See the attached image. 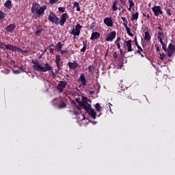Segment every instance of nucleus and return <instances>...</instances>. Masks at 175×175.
<instances>
[{
    "mask_svg": "<svg viewBox=\"0 0 175 175\" xmlns=\"http://www.w3.org/2000/svg\"><path fill=\"white\" fill-rule=\"evenodd\" d=\"M46 9H47V5L40 7L39 3H35L31 7V13L37 17H43Z\"/></svg>",
    "mask_w": 175,
    "mask_h": 175,
    "instance_id": "obj_1",
    "label": "nucleus"
},
{
    "mask_svg": "<svg viewBox=\"0 0 175 175\" xmlns=\"http://www.w3.org/2000/svg\"><path fill=\"white\" fill-rule=\"evenodd\" d=\"M31 62L33 64V69H34V70H37V72H45L49 70H51V66H50L49 63H46L44 64L45 67H43L38 61L32 60Z\"/></svg>",
    "mask_w": 175,
    "mask_h": 175,
    "instance_id": "obj_2",
    "label": "nucleus"
},
{
    "mask_svg": "<svg viewBox=\"0 0 175 175\" xmlns=\"http://www.w3.org/2000/svg\"><path fill=\"white\" fill-rule=\"evenodd\" d=\"M77 102H78L79 106H80V107H81L82 109H84V110L85 109H88V107H91V104H89V103H91L92 101L91 100L88 99V98L87 97H83L82 102L79 101V100L77 99Z\"/></svg>",
    "mask_w": 175,
    "mask_h": 175,
    "instance_id": "obj_3",
    "label": "nucleus"
},
{
    "mask_svg": "<svg viewBox=\"0 0 175 175\" xmlns=\"http://www.w3.org/2000/svg\"><path fill=\"white\" fill-rule=\"evenodd\" d=\"M48 20L51 23L55 24V25H58V24H59V18H57L55 14H54L53 12H50V14L48 16Z\"/></svg>",
    "mask_w": 175,
    "mask_h": 175,
    "instance_id": "obj_4",
    "label": "nucleus"
},
{
    "mask_svg": "<svg viewBox=\"0 0 175 175\" xmlns=\"http://www.w3.org/2000/svg\"><path fill=\"white\" fill-rule=\"evenodd\" d=\"M5 47L7 50H10V51H19V53H24V51L14 45L12 44H5Z\"/></svg>",
    "mask_w": 175,
    "mask_h": 175,
    "instance_id": "obj_5",
    "label": "nucleus"
},
{
    "mask_svg": "<svg viewBox=\"0 0 175 175\" xmlns=\"http://www.w3.org/2000/svg\"><path fill=\"white\" fill-rule=\"evenodd\" d=\"M81 28H83V26H81L80 24H77L75 26V29L71 30V35H74L75 36H79V35H80V29H81Z\"/></svg>",
    "mask_w": 175,
    "mask_h": 175,
    "instance_id": "obj_6",
    "label": "nucleus"
},
{
    "mask_svg": "<svg viewBox=\"0 0 175 175\" xmlns=\"http://www.w3.org/2000/svg\"><path fill=\"white\" fill-rule=\"evenodd\" d=\"M66 84L68 83L64 81H59V83L57 84V90L59 91V92H64V90L66 88Z\"/></svg>",
    "mask_w": 175,
    "mask_h": 175,
    "instance_id": "obj_7",
    "label": "nucleus"
},
{
    "mask_svg": "<svg viewBox=\"0 0 175 175\" xmlns=\"http://www.w3.org/2000/svg\"><path fill=\"white\" fill-rule=\"evenodd\" d=\"M152 10L156 17H158L159 14H163L162 10H161V7L159 5H154V7H152Z\"/></svg>",
    "mask_w": 175,
    "mask_h": 175,
    "instance_id": "obj_8",
    "label": "nucleus"
},
{
    "mask_svg": "<svg viewBox=\"0 0 175 175\" xmlns=\"http://www.w3.org/2000/svg\"><path fill=\"white\" fill-rule=\"evenodd\" d=\"M85 110L87 113H89V116H90V117H92L93 120H95V118H96V112L91 107L85 109Z\"/></svg>",
    "mask_w": 175,
    "mask_h": 175,
    "instance_id": "obj_9",
    "label": "nucleus"
},
{
    "mask_svg": "<svg viewBox=\"0 0 175 175\" xmlns=\"http://www.w3.org/2000/svg\"><path fill=\"white\" fill-rule=\"evenodd\" d=\"M116 39V31H112L106 36V42H113Z\"/></svg>",
    "mask_w": 175,
    "mask_h": 175,
    "instance_id": "obj_10",
    "label": "nucleus"
},
{
    "mask_svg": "<svg viewBox=\"0 0 175 175\" xmlns=\"http://www.w3.org/2000/svg\"><path fill=\"white\" fill-rule=\"evenodd\" d=\"M68 18H69V15H68L67 13L63 14L60 18L59 24L60 25H64V24H65V23H66V20H68Z\"/></svg>",
    "mask_w": 175,
    "mask_h": 175,
    "instance_id": "obj_11",
    "label": "nucleus"
},
{
    "mask_svg": "<svg viewBox=\"0 0 175 175\" xmlns=\"http://www.w3.org/2000/svg\"><path fill=\"white\" fill-rule=\"evenodd\" d=\"M14 29H16V24H10L5 27V31L10 32V33H13Z\"/></svg>",
    "mask_w": 175,
    "mask_h": 175,
    "instance_id": "obj_12",
    "label": "nucleus"
},
{
    "mask_svg": "<svg viewBox=\"0 0 175 175\" xmlns=\"http://www.w3.org/2000/svg\"><path fill=\"white\" fill-rule=\"evenodd\" d=\"M104 24H105L107 27H113V20L111 18H105L104 19Z\"/></svg>",
    "mask_w": 175,
    "mask_h": 175,
    "instance_id": "obj_13",
    "label": "nucleus"
},
{
    "mask_svg": "<svg viewBox=\"0 0 175 175\" xmlns=\"http://www.w3.org/2000/svg\"><path fill=\"white\" fill-rule=\"evenodd\" d=\"M68 68L70 69H76V68H79V63L75 61L74 62H68Z\"/></svg>",
    "mask_w": 175,
    "mask_h": 175,
    "instance_id": "obj_14",
    "label": "nucleus"
},
{
    "mask_svg": "<svg viewBox=\"0 0 175 175\" xmlns=\"http://www.w3.org/2000/svg\"><path fill=\"white\" fill-rule=\"evenodd\" d=\"M79 81H81L82 85H87V79H85V76H84V74L81 75L79 78Z\"/></svg>",
    "mask_w": 175,
    "mask_h": 175,
    "instance_id": "obj_15",
    "label": "nucleus"
},
{
    "mask_svg": "<svg viewBox=\"0 0 175 175\" xmlns=\"http://www.w3.org/2000/svg\"><path fill=\"white\" fill-rule=\"evenodd\" d=\"M125 44H126V47L128 48L127 49L128 53L132 52L133 51V49H132V41L131 40H129L128 41H126L125 42Z\"/></svg>",
    "mask_w": 175,
    "mask_h": 175,
    "instance_id": "obj_16",
    "label": "nucleus"
},
{
    "mask_svg": "<svg viewBox=\"0 0 175 175\" xmlns=\"http://www.w3.org/2000/svg\"><path fill=\"white\" fill-rule=\"evenodd\" d=\"M61 62V56H59V55H57L55 56V62L57 65V70L56 72H59V68H60V65H59V62Z\"/></svg>",
    "mask_w": 175,
    "mask_h": 175,
    "instance_id": "obj_17",
    "label": "nucleus"
},
{
    "mask_svg": "<svg viewBox=\"0 0 175 175\" xmlns=\"http://www.w3.org/2000/svg\"><path fill=\"white\" fill-rule=\"evenodd\" d=\"M99 38H100V33H99L98 32H93L92 33L90 40H96L97 39H99Z\"/></svg>",
    "mask_w": 175,
    "mask_h": 175,
    "instance_id": "obj_18",
    "label": "nucleus"
},
{
    "mask_svg": "<svg viewBox=\"0 0 175 175\" xmlns=\"http://www.w3.org/2000/svg\"><path fill=\"white\" fill-rule=\"evenodd\" d=\"M5 8H7V9H12L13 8V5H12V1L8 0L5 3H4Z\"/></svg>",
    "mask_w": 175,
    "mask_h": 175,
    "instance_id": "obj_19",
    "label": "nucleus"
},
{
    "mask_svg": "<svg viewBox=\"0 0 175 175\" xmlns=\"http://www.w3.org/2000/svg\"><path fill=\"white\" fill-rule=\"evenodd\" d=\"M144 39V40H146V42H150L151 40V36H150V33H148V31L145 32Z\"/></svg>",
    "mask_w": 175,
    "mask_h": 175,
    "instance_id": "obj_20",
    "label": "nucleus"
},
{
    "mask_svg": "<svg viewBox=\"0 0 175 175\" xmlns=\"http://www.w3.org/2000/svg\"><path fill=\"white\" fill-rule=\"evenodd\" d=\"M139 18V12H136L135 14H133L132 15V17L131 18V21H135V20H137Z\"/></svg>",
    "mask_w": 175,
    "mask_h": 175,
    "instance_id": "obj_21",
    "label": "nucleus"
},
{
    "mask_svg": "<svg viewBox=\"0 0 175 175\" xmlns=\"http://www.w3.org/2000/svg\"><path fill=\"white\" fill-rule=\"evenodd\" d=\"M64 45H62V43L61 42H59L56 45H55V49H57V51H61L62 47Z\"/></svg>",
    "mask_w": 175,
    "mask_h": 175,
    "instance_id": "obj_22",
    "label": "nucleus"
},
{
    "mask_svg": "<svg viewBox=\"0 0 175 175\" xmlns=\"http://www.w3.org/2000/svg\"><path fill=\"white\" fill-rule=\"evenodd\" d=\"M168 50L170 51H174V52L175 51V46L173 44L170 43L168 46Z\"/></svg>",
    "mask_w": 175,
    "mask_h": 175,
    "instance_id": "obj_23",
    "label": "nucleus"
},
{
    "mask_svg": "<svg viewBox=\"0 0 175 175\" xmlns=\"http://www.w3.org/2000/svg\"><path fill=\"white\" fill-rule=\"evenodd\" d=\"M88 69L90 73H94V72H95V66L92 65L89 66Z\"/></svg>",
    "mask_w": 175,
    "mask_h": 175,
    "instance_id": "obj_24",
    "label": "nucleus"
},
{
    "mask_svg": "<svg viewBox=\"0 0 175 175\" xmlns=\"http://www.w3.org/2000/svg\"><path fill=\"white\" fill-rule=\"evenodd\" d=\"M83 47L81 49V53H85V50L87 49V42H83Z\"/></svg>",
    "mask_w": 175,
    "mask_h": 175,
    "instance_id": "obj_25",
    "label": "nucleus"
},
{
    "mask_svg": "<svg viewBox=\"0 0 175 175\" xmlns=\"http://www.w3.org/2000/svg\"><path fill=\"white\" fill-rule=\"evenodd\" d=\"M42 31H43V29L42 27L40 28H37V30L36 31V36H40V33H42Z\"/></svg>",
    "mask_w": 175,
    "mask_h": 175,
    "instance_id": "obj_26",
    "label": "nucleus"
},
{
    "mask_svg": "<svg viewBox=\"0 0 175 175\" xmlns=\"http://www.w3.org/2000/svg\"><path fill=\"white\" fill-rule=\"evenodd\" d=\"M74 8H77V12H80V5L79 4L78 2H75L74 3Z\"/></svg>",
    "mask_w": 175,
    "mask_h": 175,
    "instance_id": "obj_27",
    "label": "nucleus"
},
{
    "mask_svg": "<svg viewBox=\"0 0 175 175\" xmlns=\"http://www.w3.org/2000/svg\"><path fill=\"white\" fill-rule=\"evenodd\" d=\"M125 29H126V31L128 35H129V36L133 37V33H132L131 32V28H129V27H126Z\"/></svg>",
    "mask_w": 175,
    "mask_h": 175,
    "instance_id": "obj_28",
    "label": "nucleus"
},
{
    "mask_svg": "<svg viewBox=\"0 0 175 175\" xmlns=\"http://www.w3.org/2000/svg\"><path fill=\"white\" fill-rule=\"evenodd\" d=\"M65 107H66V104L62 101L59 105V109H65Z\"/></svg>",
    "mask_w": 175,
    "mask_h": 175,
    "instance_id": "obj_29",
    "label": "nucleus"
},
{
    "mask_svg": "<svg viewBox=\"0 0 175 175\" xmlns=\"http://www.w3.org/2000/svg\"><path fill=\"white\" fill-rule=\"evenodd\" d=\"M157 36H158V39L165 38V36L163 35V32L162 31H158Z\"/></svg>",
    "mask_w": 175,
    "mask_h": 175,
    "instance_id": "obj_30",
    "label": "nucleus"
},
{
    "mask_svg": "<svg viewBox=\"0 0 175 175\" xmlns=\"http://www.w3.org/2000/svg\"><path fill=\"white\" fill-rule=\"evenodd\" d=\"M21 72H23V67H21L19 70H14L13 73H14V75H18L21 73Z\"/></svg>",
    "mask_w": 175,
    "mask_h": 175,
    "instance_id": "obj_31",
    "label": "nucleus"
},
{
    "mask_svg": "<svg viewBox=\"0 0 175 175\" xmlns=\"http://www.w3.org/2000/svg\"><path fill=\"white\" fill-rule=\"evenodd\" d=\"M95 109L96 111H100V109H102V107H100V105H99V103H96L95 105Z\"/></svg>",
    "mask_w": 175,
    "mask_h": 175,
    "instance_id": "obj_32",
    "label": "nucleus"
},
{
    "mask_svg": "<svg viewBox=\"0 0 175 175\" xmlns=\"http://www.w3.org/2000/svg\"><path fill=\"white\" fill-rule=\"evenodd\" d=\"M6 16V14L3 13V12L0 11V20H3Z\"/></svg>",
    "mask_w": 175,
    "mask_h": 175,
    "instance_id": "obj_33",
    "label": "nucleus"
},
{
    "mask_svg": "<svg viewBox=\"0 0 175 175\" xmlns=\"http://www.w3.org/2000/svg\"><path fill=\"white\" fill-rule=\"evenodd\" d=\"M137 49L138 50H137V53H138V54H142V52H143V49L142 48V46H140L139 45H137Z\"/></svg>",
    "mask_w": 175,
    "mask_h": 175,
    "instance_id": "obj_34",
    "label": "nucleus"
},
{
    "mask_svg": "<svg viewBox=\"0 0 175 175\" xmlns=\"http://www.w3.org/2000/svg\"><path fill=\"white\" fill-rule=\"evenodd\" d=\"M59 12H61V13H65V10H66V8L65 7H59L58 8Z\"/></svg>",
    "mask_w": 175,
    "mask_h": 175,
    "instance_id": "obj_35",
    "label": "nucleus"
},
{
    "mask_svg": "<svg viewBox=\"0 0 175 175\" xmlns=\"http://www.w3.org/2000/svg\"><path fill=\"white\" fill-rule=\"evenodd\" d=\"M129 7L130 8H135V3H133V1L129 0Z\"/></svg>",
    "mask_w": 175,
    "mask_h": 175,
    "instance_id": "obj_36",
    "label": "nucleus"
},
{
    "mask_svg": "<svg viewBox=\"0 0 175 175\" xmlns=\"http://www.w3.org/2000/svg\"><path fill=\"white\" fill-rule=\"evenodd\" d=\"M167 53V55L168 57H172V55H173V54H174V52L173 51H166Z\"/></svg>",
    "mask_w": 175,
    "mask_h": 175,
    "instance_id": "obj_37",
    "label": "nucleus"
},
{
    "mask_svg": "<svg viewBox=\"0 0 175 175\" xmlns=\"http://www.w3.org/2000/svg\"><path fill=\"white\" fill-rule=\"evenodd\" d=\"M60 52V54L62 55H65V54H68V50H60L59 51Z\"/></svg>",
    "mask_w": 175,
    "mask_h": 175,
    "instance_id": "obj_38",
    "label": "nucleus"
},
{
    "mask_svg": "<svg viewBox=\"0 0 175 175\" xmlns=\"http://www.w3.org/2000/svg\"><path fill=\"white\" fill-rule=\"evenodd\" d=\"M96 23H95V22H93L91 25H90V29H92L93 28H95V27H96Z\"/></svg>",
    "mask_w": 175,
    "mask_h": 175,
    "instance_id": "obj_39",
    "label": "nucleus"
},
{
    "mask_svg": "<svg viewBox=\"0 0 175 175\" xmlns=\"http://www.w3.org/2000/svg\"><path fill=\"white\" fill-rule=\"evenodd\" d=\"M118 10V8L117 7V5H112V10L113 12H116V10Z\"/></svg>",
    "mask_w": 175,
    "mask_h": 175,
    "instance_id": "obj_40",
    "label": "nucleus"
},
{
    "mask_svg": "<svg viewBox=\"0 0 175 175\" xmlns=\"http://www.w3.org/2000/svg\"><path fill=\"white\" fill-rule=\"evenodd\" d=\"M51 75H53V79H55V77H57L56 75H55V74L54 73V71L53 70V68L51 67Z\"/></svg>",
    "mask_w": 175,
    "mask_h": 175,
    "instance_id": "obj_41",
    "label": "nucleus"
},
{
    "mask_svg": "<svg viewBox=\"0 0 175 175\" xmlns=\"http://www.w3.org/2000/svg\"><path fill=\"white\" fill-rule=\"evenodd\" d=\"M159 55H160V57H159L160 59L163 60V58H165V53H159Z\"/></svg>",
    "mask_w": 175,
    "mask_h": 175,
    "instance_id": "obj_42",
    "label": "nucleus"
},
{
    "mask_svg": "<svg viewBox=\"0 0 175 175\" xmlns=\"http://www.w3.org/2000/svg\"><path fill=\"white\" fill-rule=\"evenodd\" d=\"M115 44H116L119 50H121V44H120V42H115Z\"/></svg>",
    "mask_w": 175,
    "mask_h": 175,
    "instance_id": "obj_43",
    "label": "nucleus"
},
{
    "mask_svg": "<svg viewBox=\"0 0 175 175\" xmlns=\"http://www.w3.org/2000/svg\"><path fill=\"white\" fill-rule=\"evenodd\" d=\"M57 2H58V0H50L51 5H54Z\"/></svg>",
    "mask_w": 175,
    "mask_h": 175,
    "instance_id": "obj_44",
    "label": "nucleus"
},
{
    "mask_svg": "<svg viewBox=\"0 0 175 175\" xmlns=\"http://www.w3.org/2000/svg\"><path fill=\"white\" fill-rule=\"evenodd\" d=\"M170 12H171V10L170 8H168L166 10V13H167V14H168V16H172V13Z\"/></svg>",
    "mask_w": 175,
    "mask_h": 175,
    "instance_id": "obj_45",
    "label": "nucleus"
},
{
    "mask_svg": "<svg viewBox=\"0 0 175 175\" xmlns=\"http://www.w3.org/2000/svg\"><path fill=\"white\" fill-rule=\"evenodd\" d=\"M162 46V49L163 50H164V51H167V50H166V44H161Z\"/></svg>",
    "mask_w": 175,
    "mask_h": 175,
    "instance_id": "obj_46",
    "label": "nucleus"
},
{
    "mask_svg": "<svg viewBox=\"0 0 175 175\" xmlns=\"http://www.w3.org/2000/svg\"><path fill=\"white\" fill-rule=\"evenodd\" d=\"M134 42L135 43V45L137 47V46H139V43H137V37H135Z\"/></svg>",
    "mask_w": 175,
    "mask_h": 175,
    "instance_id": "obj_47",
    "label": "nucleus"
},
{
    "mask_svg": "<svg viewBox=\"0 0 175 175\" xmlns=\"http://www.w3.org/2000/svg\"><path fill=\"white\" fill-rule=\"evenodd\" d=\"M124 27L126 28L128 27V21L123 22Z\"/></svg>",
    "mask_w": 175,
    "mask_h": 175,
    "instance_id": "obj_48",
    "label": "nucleus"
},
{
    "mask_svg": "<svg viewBox=\"0 0 175 175\" xmlns=\"http://www.w3.org/2000/svg\"><path fill=\"white\" fill-rule=\"evenodd\" d=\"M120 40H121V37H118L115 43H120Z\"/></svg>",
    "mask_w": 175,
    "mask_h": 175,
    "instance_id": "obj_49",
    "label": "nucleus"
},
{
    "mask_svg": "<svg viewBox=\"0 0 175 175\" xmlns=\"http://www.w3.org/2000/svg\"><path fill=\"white\" fill-rule=\"evenodd\" d=\"M159 42H160V43H161V45H162V44H165V42H163V38H159Z\"/></svg>",
    "mask_w": 175,
    "mask_h": 175,
    "instance_id": "obj_50",
    "label": "nucleus"
},
{
    "mask_svg": "<svg viewBox=\"0 0 175 175\" xmlns=\"http://www.w3.org/2000/svg\"><path fill=\"white\" fill-rule=\"evenodd\" d=\"M120 2L122 3V5H123V6H125V1H124V0H120Z\"/></svg>",
    "mask_w": 175,
    "mask_h": 175,
    "instance_id": "obj_51",
    "label": "nucleus"
},
{
    "mask_svg": "<svg viewBox=\"0 0 175 175\" xmlns=\"http://www.w3.org/2000/svg\"><path fill=\"white\" fill-rule=\"evenodd\" d=\"M5 43L3 42H0V49H3V46H5Z\"/></svg>",
    "mask_w": 175,
    "mask_h": 175,
    "instance_id": "obj_52",
    "label": "nucleus"
},
{
    "mask_svg": "<svg viewBox=\"0 0 175 175\" xmlns=\"http://www.w3.org/2000/svg\"><path fill=\"white\" fill-rule=\"evenodd\" d=\"M49 51L51 54H54V49L50 48Z\"/></svg>",
    "mask_w": 175,
    "mask_h": 175,
    "instance_id": "obj_53",
    "label": "nucleus"
},
{
    "mask_svg": "<svg viewBox=\"0 0 175 175\" xmlns=\"http://www.w3.org/2000/svg\"><path fill=\"white\" fill-rule=\"evenodd\" d=\"M119 50H120V53L121 57H124V53L122 52V49H119Z\"/></svg>",
    "mask_w": 175,
    "mask_h": 175,
    "instance_id": "obj_54",
    "label": "nucleus"
},
{
    "mask_svg": "<svg viewBox=\"0 0 175 175\" xmlns=\"http://www.w3.org/2000/svg\"><path fill=\"white\" fill-rule=\"evenodd\" d=\"M113 58H115V59H117V53H114V55H113Z\"/></svg>",
    "mask_w": 175,
    "mask_h": 175,
    "instance_id": "obj_55",
    "label": "nucleus"
},
{
    "mask_svg": "<svg viewBox=\"0 0 175 175\" xmlns=\"http://www.w3.org/2000/svg\"><path fill=\"white\" fill-rule=\"evenodd\" d=\"M74 114H75V116L79 115V111H74Z\"/></svg>",
    "mask_w": 175,
    "mask_h": 175,
    "instance_id": "obj_56",
    "label": "nucleus"
},
{
    "mask_svg": "<svg viewBox=\"0 0 175 175\" xmlns=\"http://www.w3.org/2000/svg\"><path fill=\"white\" fill-rule=\"evenodd\" d=\"M121 19L122 20L123 22L126 21L125 17H121Z\"/></svg>",
    "mask_w": 175,
    "mask_h": 175,
    "instance_id": "obj_57",
    "label": "nucleus"
},
{
    "mask_svg": "<svg viewBox=\"0 0 175 175\" xmlns=\"http://www.w3.org/2000/svg\"><path fill=\"white\" fill-rule=\"evenodd\" d=\"M90 95H93V94L95 92L94 91H89Z\"/></svg>",
    "mask_w": 175,
    "mask_h": 175,
    "instance_id": "obj_58",
    "label": "nucleus"
},
{
    "mask_svg": "<svg viewBox=\"0 0 175 175\" xmlns=\"http://www.w3.org/2000/svg\"><path fill=\"white\" fill-rule=\"evenodd\" d=\"M117 3H118V2L117 1H115L113 3V5H117Z\"/></svg>",
    "mask_w": 175,
    "mask_h": 175,
    "instance_id": "obj_59",
    "label": "nucleus"
},
{
    "mask_svg": "<svg viewBox=\"0 0 175 175\" xmlns=\"http://www.w3.org/2000/svg\"><path fill=\"white\" fill-rule=\"evenodd\" d=\"M158 29H159V31H162L163 29L162 28V27H158Z\"/></svg>",
    "mask_w": 175,
    "mask_h": 175,
    "instance_id": "obj_60",
    "label": "nucleus"
},
{
    "mask_svg": "<svg viewBox=\"0 0 175 175\" xmlns=\"http://www.w3.org/2000/svg\"><path fill=\"white\" fill-rule=\"evenodd\" d=\"M157 51H160V50H159V46H157Z\"/></svg>",
    "mask_w": 175,
    "mask_h": 175,
    "instance_id": "obj_61",
    "label": "nucleus"
},
{
    "mask_svg": "<svg viewBox=\"0 0 175 175\" xmlns=\"http://www.w3.org/2000/svg\"><path fill=\"white\" fill-rule=\"evenodd\" d=\"M131 9H132V7H129V12H131Z\"/></svg>",
    "mask_w": 175,
    "mask_h": 175,
    "instance_id": "obj_62",
    "label": "nucleus"
},
{
    "mask_svg": "<svg viewBox=\"0 0 175 175\" xmlns=\"http://www.w3.org/2000/svg\"><path fill=\"white\" fill-rule=\"evenodd\" d=\"M141 55V57H144V55H143L142 53L139 54Z\"/></svg>",
    "mask_w": 175,
    "mask_h": 175,
    "instance_id": "obj_63",
    "label": "nucleus"
},
{
    "mask_svg": "<svg viewBox=\"0 0 175 175\" xmlns=\"http://www.w3.org/2000/svg\"><path fill=\"white\" fill-rule=\"evenodd\" d=\"M144 17H146V13H143Z\"/></svg>",
    "mask_w": 175,
    "mask_h": 175,
    "instance_id": "obj_64",
    "label": "nucleus"
}]
</instances>
